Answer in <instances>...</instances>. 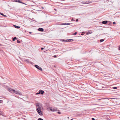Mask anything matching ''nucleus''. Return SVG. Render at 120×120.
I'll return each mask as SVG.
<instances>
[{
    "mask_svg": "<svg viewBox=\"0 0 120 120\" xmlns=\"http://www.w3.org/2000/svg\"><path fill=\"white\" fill-rule=\"evenodd\" d=\"M36 110L39 115L41 116L42 115V113L41 111V109H39V108H37Z\"/></svg>",
    "mask_w": 120,
    "mask_h": 120,
    "instance_id": "obj_1",
    "label": "nucleus"
},
{
    "mask_svg": "<svg viewBox=\"0 0 120 120\" xmlns=\"http://www.w3.org/2000/svg\"><path fill=\"white\" fill-rule=\"evenodd\" d=\"M14 93L17 94L19 95H22V94L21 92L19 91H15L14 90Z\"/></svg>",
    "mask_w": 120,
    "mask_h": 120,
    "instance_id": "obj_2",
    "label": "nucleus"
},
{
    "mask_svg": "<svg viewBox=\"0 0 120 120\" xmlns=\"http://www.w3.org/2000/svg\"><path fill=\"white\" fill-rule=\"evenodd\" d=\"M34 66L35 67L37 68L38 69L40 70L41 71H42V69L39 66L37 65H35Z\"/></svg>",
    "mask_w": 120,
    "mask_h": 120,
    "instance_id": "obj_3",
    "label": "nucleus"
},
{
    "mask_svg": "<svg viewBox=\"0 0 120 120\" xmlns=\"http://www.w3.org/2000/svg\"><path fill=\"white\" fill-rule=\"evenodd\" d=\"M50 110V111H51L54 112L55 111H57V109L56 108H49Z\"/></svg>",
    "mask_w": 120,
    "mask_h": 120,
    "instance_id": "obj_4",
    "label": "nucleus"
},
{
    "mask_svg": "<svg viewBox=\"0 0 120 120\" xmlns=\"http://www.w3.org/2000/svg\"><path fill=\"white\" fill-rule=\"evenodd\" d=\"M14 90H12L11 88H8V91L12 93H14Z\"/></svg>",
    "mask_w": 120,
    "mask_h": 120,
    "instance_id": "obj_5",
    "label": "nucleus"
},
{
    "mask_svg": "<svg viewBox=\"0 0 120 120\" xmlns=\"http://www.w3.org/2000/svg\"><path fill=\"white\" fill-rule=\"evenodd\" d=\"M92 2L91 1H83L82 2V3L84 4H90Z\"/></svg>",
    "mask_w": 120,
    "mask_h": 120,
    "instance_id": "obj_6",
    "label": "nucleus"
},
{
    "mask_svg": "<svg viewBox=\"0 0 120 120\" xmlns=\"http://www.w3.org/2000/svg\"><path fill=\"white\" fill-rule=\"evenodd\" d=\"M38 30L42 32L44 30V29L42 28H39L38 29Z\"/></svg>",
    "mask_w": 120,
    "mask_h": 120,
    "instance_id": "obj_7",
    "label": "nucleus"
},
{
    "mask_svg": "<svg viewBox=\"0 0 120 120\" xmlns=\"http://www.w3.org/2000/svg\"><path fill=\"white\" fill-rule=\"evenodd\" d=\"M39 91L40 92V94H43L44 93V91L41 90H40Z\"/></svg>",
    "mask_w": 120,
    "mask_h": 120,
    "instance_id": "obj_8",
    "label": "nucleus"
},
{
    "mask_svg": "<svg viewBox=\"0 0 120 120\" xmlns=\"http://www.w3.org/2000/svg\"><path fill=\"white\" fill-rule=\"evenodd\" d=\"M108 21H104L102 22V23L104 24H106L107 22Z\"/></svg>",
    "mask_w": 120,
    "mask_h": 120,
    "instance_id": "obj_9",
    "label": "nucleus"
},
{
    "mask_svg": "<svg viewBox=\"0 0 120 120\" xmlns=\"http://www.w3.org/2000/svg\"><path fill=\"white\" fill-rule=\"evenodd\" d=\"M13 1L20 3L21 1L19 0H13Z\"/></svg>",
    "mask_w": 120,
    "mask_h": 120,
    "instance_id": "obj_10",
    "label": "nucleus"
},
{
    "mask_svg": "<svg viewBox=\"0 0 120 120\" xmlns=\"http://www.w3.org/2000/svg\"><path fill=\"white\" fill-rule=\"evenodd\" d=\"M92 33V31H88V32H87L86 34L87 35H88L89 34H91Z\"/></svg>",
    "mask_w": 120,
    "mask_h": 120,
    "instance_id": "obj_11",
    "label": "nucleus"
},
{
    "mask_svg": "<svg viewBox=\"0 0 120 120\" xmlns=\"http://www.w3.org/2000/svg\"><path fill=\"white\" fill-rule=\"evenodd\" d=\"M73 41V40L72 39H69L68 40H67V42H70L71 41Z\"/></svg>",
    "mask_w": 120,
    "mask_h": 120,
    "instance_id": "obj_12",
    "label": "nucleus"
},
{
    "mask_svg": "<svg viewBox=\"0 0 120 120\" xmlns=\"http://www.w3.org/2000/svg\"><path fill=\"white\" fill-rule=\"evenodd\" d=\"M24 60L25 62L26 63H29L30 62V61L28 59L25 60Z\"/></svg>",
    "mask_w": 120,
    "mask_h": 120,
    "instance_id": "obj_13",
    "label": "nucleus"
},
{
    "mask_svg": "<svg viewBox=\"0 0 120 120\" xmlns=\"http://www.w3.org/2000/svg\"><path fill=\"white\" fill-rule=\"evenodd\" d=\"M14 26L15 28H16L17 29H19L20 28V27L19 26H16L15 25H14Z\"/></svg>",
    "mask_w": 120,
    "mask_h": 120,
    "instance_id": "obj_14",
    "label": "nucleus"
},
{
    "mask_svg": "<svg viewBox=\"0 0 120 120\" xmlns=\"http://www.w3.org/2000/svg\"><path fill=\"white\" fill-rule=\"evenodd\" d=\"M70 23H62L61 24L62 25H70Z\"/></svg>",
    "mask_w": 120,
    "mask_h": 120,
    "instance_id": "obj_15",
    "label": "nucleus"
},
{
    "mask_svg": "<svg viewBox=\"0 0 120 120\" xmlns=\"http://www.w3.org/2000/svg\"><path fill=\"white\" fill-rule=\"evenodd\" d=\"M0 14L1 15H3L4 17H6V16L5 15H4L2 13H0Z\"/></svg>",
    "mask_w": 120,
    "mask_h": 120,
    "instance_id": "obj_16",
    "label": "nucleus"
},
{
    "mask_svg": "<svg viewBox=\"0 0 120 120\" xmlns=\"http://www.w3.org/2000/svg\"><path fill=\"white\" fill-rule=\"evenodd\" d=\"M17 39V38L16 37H15L14 38H13L12 40L13 41H14L15 39Z\"/></svg>",
    "mask_w": 120,
    "mask_h": 120,
    "instance_id": "obj_17",
    "label": "nucleus"
},
{
    "mask_svg": "<svg viewBox=\"0 0 120 120\" xmlns=\"http://www.w3.org/2000/svg\"><path fill=\"white\" fill-rule=\"evenodd\" d=\"M36 106L37 107L39 106H40L39 103H37L36 104Z\"/></svg>",
    "mask_w": 120,
    "mask_h": 120,
    "instance_id": "obj_18",
    "label": "nucleus"
},
{
    "mask_svg": "<svg viewBox=\"0 0 120 120\" xmlns=\"http://www.w3.org/2000/svg\"><path fill=\"white\" fill-rule=\"evenodd\" d=\"M67 40H64L63 39L62 40V41H64V42H67Z\"/></svg>",
    "mask_w": 120,
    "mask_h": 120,
    "instance_id": "obj_19",
    "label": "nucleus"
},
{
    "mask_svg": "<svg viewBox=\"0 0 120 120\" xmlns=\"http://www.w3.org/2000/svg\"><path fill=\"white\" fill-rule=\"evenodd\" d=\"M113 88L114 89H116L117 88V87H113Z\"/></svg>",
    "mask_w": 120,
    "mask_h": 120,
    "instance_id": "obj_20",
    "label": "nucleus"
},
{
    "mask_svg": "<svg viewBox=\"0 0 120 120\" xmlns=\"http://www.w3.org/2000/svg\"><path fill=\"white\" fill-rule=\"evenodd\" d=\"M40 94V92L39 91H39L37 93H36V94L37 95L38 94Z\"/></svg>",
    "mask_w": 120,
    "mask_h": 120,
    "instance_id": "obj_21",
    "label": "nucleus"
},
{
    "mask_svg": "<svg viewBox=\"0 0 120 120\" xmlns=\"http://www.w3.org/2000/svg\"><path fill=\"white\" fill-rule=\"evenodd\" d=\"M104 41L103 39H101L100 40V41L101 42H102Z\"/></svg>",
    "mask_w": 120,
    "mask_h": 120,
    "instance_id": "obj_22",
    "label": "nucleus"
},
{
    "mask_svg": "<svg viewBox=\"0 0 120 120\" xmlns=\"http://www.w3.org/2000/svg\"><path fill=\"white\" fill-rule=\"evenodd\" d=\"M20 3H21L22 4H25L26 5L27 4H26L25 3H24L22 2H21L20 1Z\"/></svg>",
    "mask_w": 120,
    "mask_h": 120,
    "instance_id": "obj_23",
    "label": "nucleus"
},
{
    "mask_svg": "<svg viewBox=\"0 0 120 120\" xmlns=\"http://www.w3.org/2000/svg\"><path fill=\"white\" fill-rule=\"evenodd\" d=\"M41 106H39L37 108H39V109H41Z\"/></svg>",
    "mask_w": 120,
    "mask_h": 120,
    "instance_id": "obj_24",
    "label": "nucleus"
},
{
    "mask_svg": "<svg viewBox=\"0 0 120 120\" xmlns=\"http://www.w3.org/2000/svg\"><path fill=\"white\" fill-rule=\"evenodd\" d=\"M38 120H43L41 118H39L38 119Z\"/></svg>",
    "mask_w": 120,
    "mask_h": 120,
    "instance_id": "obj_25",
    "label": "nucleus"
},
{
    "mask_svg": "<svg viewBox=\"0 0 120 120\" xmlns=\"http://www.w3.org/2000/svg\"><path fill=\"white\" fill-rule=\"evenodd\" d=\"M17 42L18 43H20V41L18 40H17Z\"/></svg>",
    "mask_w": 120,
    "mask_h": 120,
    "instance_id": "obj_26",
    "label": "nucleus"
},
{
    "mask_svg": "<svg viewBox=\"0 0 120 120\" xmlns=\"http://www.w3.org/2000/svg\"><path fill=\"white\" fill-rule=\"evenodd\" d=\"M107 99V98H101V99H99L98 100H104V99Z\"/></svg>",
    "mask_w": 120,
    "mask_h": 120,
    "instance_id": "obj_27",
    "label": "nucleus"
},
{
    "mask_svg": "<svg viewBox=\"0 0 120 120\" xmlns=\"http://www.w3.org/2000/svg\"><path fill=\"white\" fill-rule=\"evenodd\" d=\"M109 99H115V98H110Z\"/></svg>",
    "mask_w": 120,
    "mask_h": 120,
    "instance_id": "obj_28",
    "label": "nucleus"
},
{
    "mask_svg": "<svg viewBox=\"0 0 120 120\" xmlns=\"http://www.w3.org/2000/svg\"><path fill=\"white\" fill-rule=\"evenodd\" d=\"M92 120H94L95 119L94 118H92Z\"/></svg>",
    "mask_w": 120,
    "mask_h": 120,
    "instance_id": "obj_29",
    "label": "nucleus"
},
{
    "mask_svg": "<svg viewBox=\"0 0 120 120\" xmlns=\"http://www.w3.org/2000/svg\"><path fill=\"white\" fill-rule=\"evenodd\" d=\"M58 113L59 114H61V112H58Z\"/></svg>",
    "mask_w": 120,
    "mask_h": 120,
    "instance_id": "obj_30",
    "label": "nucleus"
},
{
    "mask_svg": "<svg viewBox=\"0 0 120 120\" xmlns=\"http://www.w3.org/2000/svg\"><path fill=\"white\" fill-rule=\"evenodd\" d=\"M76 22H78V19H77L76 20Z\"/></svg>",
    "mask_w": 120,
    "mask_h": 120,
    "instance_id": "obj_31",
    "label": "nucleus"
},
{
    "mask_svg": "<svg viewBox=\"0 0 120 120\" xmlns=\"http://www.w3.org/2000/svg\"><path fill=\"white\" fill-rule=\"evenodd\" d=\"M44 49V48H41V50H43Z\"/></svg>",
    "mask_w": 120,
    "mask_h": 120,
    "instance_id": "obj_32",
    "label": "nucleus"
},
{
    "mask_svg": "<svg viewBox=\"0 0 120 120\" xmlns=\"http://www.w3.org/2000/svg\"><path fill=\"white\" fill-rule=\"evenodd\" d=\"M56 57V55H54V57Z\"/></svg>",
    "mask_w": 120,
    "mask_h": 120,
    "instance_id": "obj_33",
    "label": "nucleus"
},
{
    "mask_svg": "<svg viewBox=\"0 0 120 120\" xmlns=\"http://www.w3.org/2000/svg\"><path fill=\"white\" fill-rule=\"evenodd\" d=\"M78 97H76V98H75V99H78Z\"/></svg>",
    "mask_w": 120,
    "mask_h": 120,
    "instance_id": "obj_34",
    "label": "nucleus"
},
{
    "mask_svg": "<svg viewBox=\"0 0 120 120\" xmlns=\"http://www.w3.org/2000/svg\"><path fill=\"white\" fill-rule=\"evenodd\" d=\"M113 23L114 24H116V22H113Z\"/></svg>",
    "mask_w": 120,
    "mask_h": 120,
    "instance_id": "obj_35",
    "label": "nucleus"
},
{
    "mask_svg": "<svg viewBox=\"0 0 120 120\" xmlns=\"http://www.w3.org/2000/svg\"><path fill=\"white\" fill-rule=\"evenodd\" d=\"M29 33L30 34H31L32 33V32H29Z\"/></svg>",
    "mask_w": 120,
    "mask_h": 120,
    "instance_id": "obj_36",
    "label": "nucleus"
},
{
    "mask_svg": "<svg viewBox=\"0 0 120 120\" xmlns=\"http://www.w3.org/2000/svg\"><path fill=\"white\" fill-rule=\"evenodd\" d=\"M2 100H0V103H1L2 102Z\"/></svg>",
    "mask_w": 120,
    "mask_h": 120,
    "instance_id": "obj_37",
    "label": "nucleus"
},
{
    "mask_svg": "<svg viewBox=\"0 0 120 120\" xmlns=\"http://www.w3.org/2000/svg\"><path fill=\"white\" fill-rule=\"evenodd\" d=\"M119 50H120V46L119 47Z\"/></svg>",
    "mask_w": 120,
    "mask_h": 120,
    "instance_id": "obj_38",
    "label": "nucleus"
},
{
    "mask_svg": "<svg viewBox=\"0 0 120 120\" xmlns=\"http://www.w3.org/2000/svg\"><path fill=\"white\" fill-rule=\"evenodd\" d=\"M73 34L74 35H75V33H74Z\"/></svg>",
    "mask_w": 120,
    "mask_h": 120,
    "instance_id": "obj_39",
    "label": "nucleus"
},
{
    "mask_svg": "<svg viewBox=\"0 0 120 120\" xmlns=\"http://www.w3.org/2000/svg\"><path fill=\"white\" fill-rule=\"evenodd\" d=\"M73 20V19H71V20H72H72Z\"/></svg>",
    "mask_w": 120,
    "mask_h": 120,
    "instance_id": "obj_40",
    "label": "nucleus"
},
{
    "mask_svg": "<svg viewBox=\"0 0 120 120\" xmlns=\"http://www.w3.org/2000/svg\"><path fill=\"white\" fill-rule=\"evenodd\" d=\"M77 33L76 32H75V35L77 34Z\"/></svg>",
    "mask_w": 120,
    "mask_h": 120,
    "instance_id": "obj_41",
    "label": "nucleus"
},
{
    "mask_svg": "<svg viewBox=\"0 0 120 120\" xmlns=\"http://www.w3.org/2000/svg\"><path fill=\"white\" fill-rule=\"evenodd\" d=\"M82 33H83V34H84V32H83Z\"/></svg>",
    "mask_w": 120,
    "mask_h": 120,
    "instance_id": "obj_42",
    "label": "nucleus"
},
{
    "mask_svg": "<svg viewBox=\"0 0 120 120\" xmlns=\"http://www.w3.org/2000/svg\"><path fill=\"white\" fill-rule=\"evenodd\" d=\"M68 118L69 119V117H68Z\"/></svg>",
    "mask_w": 120,
    "mask_h": 120,
    "instance_id": "obj_43",
    "label": "nucleus"
},
{
    "mask_svg": "<svg viewBox=\"0 0 120 120\" xmlns=\"http://www.w3.org/2000/svg\"><path fill=\"white\" fill-rule=\"evenodd\" d=\"M72 120V119H71V120Z\"/></svg>",
    "mask_w": 120,
    "mask_h": 120,
    "instance_id": "obj_44",
    "label": "nucleus"
}]
</instances>
